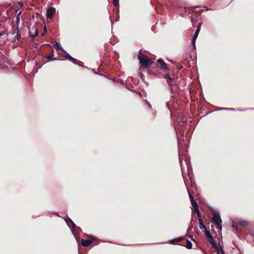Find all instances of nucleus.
<instances>
[{
    "label": "nucleus",
    "instance_id": "obj_1",
    "mask_svg": "<svg viewBox=\"0 0 254 254\" xmlns=\"http://www.w3.org/2000/svg\"><path fill=\"white\" fill-rule=\"evenodd\" d=\"M191 206L193 207V212H191V215L192 214L196 213L197 217L199 218V226L200 229L205 228L203 222L201 219V213L199 210L198 206L195 200L191 195Z\"/></svg>",
    "mask_w": 254,
    "mask_h": 254
},
{
    "label": "nucleus",
    "instance_id": "obj_2",
    "mask_svg": "<svg viewBox=\"0 0 254 254\" xmlns=\"http://www.w3.org/2000/svg\"><path fill=\"white\" fill-rule=\"evenodd\" d=\"M138 59L141 66L144 68H147L153 64V62L145 56H138Z\"/></svg>",
    "mask_w": 254,
    "mask_h": 254
},
{
    "label": "nucleus",
    "instance_id": "obj_3",
    "mask_svg": "<svg viewBox=\"0 0 254 254\" xmlns=\"http://www.w3.org/2000/svg\"><path fill=\"white\" fill-rule=\"evenodd\" d=\"M212 222L215 224L216 228L221 230L222 227L221 224L222 223V220L219 214L215 213L214 214L212 218Z\"/></svg>",
    "mask_w": 254,
    "mask_h": 254
},
{
    "label": "nucleus",
    "instance_id": "obj_4",
    "mask_svg": "<svg viewBox=\"0 0 254 254\" xmlns=\"http://www.w3.org/2000/svg\"><path fill=\"white\" fill-rule=\"evenodd\" d=\"M201 23H199L198 24V25L197 26L196 30L195 32V33H194L193 37L192 38V40L191 41V43H192L193 46L194 48H195V41L196 39V38L198 36V35L199 33V31H200V30L201 28Z\"/></svg>",
    "mask_w": 254,
    "mask_h": 254
},
{
    "label": "nucleus",
    "instance_id": "obj_5",
    "mask_svg": "<svg viewBox=\"0 0 254 254\" xmlns=\"http://www.w3.org/2000/svg\"><path fill=\"white\" fill-rule=\"evenodd\" d=\"M56 13V9L54 7H48L47 9V17L51 19Z\"/></svg>",
    "mask_w": 254,
    "mask_h": 254
},
{
    "label": "nucleus",
    "instance_id": "obj_6",
    "mask_svg": "<svg viewBox=\"0 0 254 254\" xmlns=\"http://www.w3.org/2000/svg\"><path fill=\"white\" fill-rule=\"evenodd\" d=\"M8 35L3 31L0 32V45L5 44L7 40Z\"/></svg>",
    "mask_w": 254,
    "mask_h": 254
},
{
    "label": "nucleus",
    "instance_id": "obj_7",
    "mask_svg": "<svg viewBox=\"0 0 254 254\" xmlns=\"http://www.w3.org/2000/svg\"><path fill=\"white\" fill-rule=\"evenodd\" d=\"M208 240L210 244L212 246V247L215 249L216 251H217V249L219 248V245H217L216 242L214 240L212 236L208 238ZM219 244H220L219 243Z\"/></svg>",
    "mask_w": 254,
    "mask_h": 254
},
{
    "label": "nucleus",
    "instance_id": "obj_8",
    "mask_svg": "<svg viewBox=\"0 0 254 254\" xmlns=\"http://www.w3.org/2000/svg\"><path fill=\"white\" fill-rule=\"evenodd\" d=\"M157 62L158 63V64L161 68V69H162L164 72H166L167 71V67L166 64L162 59H159L157 60Z\"/></svg>",
    "mask_w": 254,
    "mask_h": 254
},
{
    "label": "nucleus",
    "instance_id": "obj_9",
    "mask_svg": "<svg viewBox=\"0 0 254 254\" xmlns=\"http://www.w3.org/2000/svg\"><path fill=\"white\" fill-rule=\"evenodd\" d=\"M165 78L170 86L174 85L175 83V80L173 78H171L169 75H166Z\"/></svg>",
    "mask_w": 254,
    "mask_h": 254
},
{
    "label": "nucleus",
    "instance_id": "obj_10",
    "mask_svg": "<svg viewBox=\"0 0 254 254\" xmlns=\"http://www.w3.org/2000/svg\"><path fill=\"white\" fill-rule=\"evenodd\" d=\"M29 33L32 37H34L38 35V30L35 27H33L29 30Z\"/></svg>",
    "mask_w": 254,
    "mask_h": 254
},
{
    "label": "nucleus",
    "instance_id": "obj_11",
    "mask_svg": "<svg viewBox=\"0 0 254 254\" xmlns=\"http://www.w3.org/2000/svg\"><path fill=\"white\" fill-rule=\"evenodd\" d=\"M81 245L84 247H88L89 245H90V244L92 243V240H84V239H82L81 240Z\"/></svg>",
    "mask_w": 254,
    "mask_h": 254
},
{
    "label": "nucleus",
    "instance_id": "obj_12",
    "mask_svg": "<svg viewBox=\"0 0 254 254\" xmlns=\"http://www.w3.org/2000/svg\"><path fill=\"white\" fill-rule=\"evenodd\" d=\"M64 54H65V57L66 58H68L69 60H70L71 62H72L73 63H75L77 62V60L75 59L74 58H72L71 56H70L68 53L66 52L65 51V52H64Z\"/></svg>",
    "mask_w": 254,
    "mask_h": 254
},
{
    "label": "nucleus",
    "instance_id": "obj_13",
    "mask_svg": "<svg viewBox=\"0 0 254 254\" xmlns=\"http://www.w3.org/2000/svg\"><path fill=\"white\" fill-rule=\"evenodd\" d=\"M56 47V48L57 49V50H62L63 52H65V51L63 49V48L62 47L61 44L60 43H58V42H55V44L54 45Z\"/></svg>",
    "mask_w": 254,
    "mask_h": 254
},
{
    "label": "nucleus",
    "instance_id": "obj_14",
    "mask_svg": "<svg viewBox=\"0 0 254 254\" xmlns=\"http://www.w3.org/2000/svg\"><path fill=\"white\" fill-rule=\"evenodd\" d=\"M182 238H178V239H174L170 241V243L172 244H175L176 242H180Z\"/></svg>",
    "mask_w": 254,
    "mask_h": 254
},
{
    "label": "nucleus",
    "instance_id": "obj_15",
    "mask_svg": "<svg viewBox=\"0 0 254 254\" xmlns=\"http://www.w3.org/2000/svg\"><path fill=\"white\" fill-rule=\"evenodd\" d=\"M240 224L243 227H246L248 225V222L247 221H242L240 222Z\"/></svg>",
    "mask_w": 254,
    "mask_h": 254
},
{
    "label": "nucleus",
    "instance_id": "obj_16",
    "mask_svg": "<svg viewBox=\"0 0 254 254\" xmlns=\"http://www.w3.org/2000/svg\"><path fill=\"white\" fill-rule=\"evenodd\" d=\"M66 223L69 226V223H70L72 225V227L73 228H74L75 225V224L72 221V220L71 219H70L69 218H68V221H67V220H66Z\"/></svg>",
    "mask_w": 254,
    "mask_h": 254
},
{
    "label": "nucleus",
    "instance_id": "obj_17",
    "mask_svg": "<svg viewBox=\"0 0 254 254\" xmlns=\"http://www.w3.org/2000/svg\"><path fill=\"white\" fill-rule=\"evenodd\" d=\"M205 234L207 239L212 236L209 231L205 229Z\"/></svg>",
    "mask_w": 254,
    "mask_h": 254
},
{
    "label": "nucleus",
    "instance_id": "obj_18",
    "mask_svg": "<svg viewBox=\"0 0 254 254\" xmlns=\"http://www.w3.org/2000/svg\"><path fill=\"white\" fill-rule=\"evenodd\" d=\"M219 249H220L221 254H225L224 251L223 249V244L222 245L219 244Z\"/></svg>",
    "mask_w": 254,
    "mask_h": 254
},
{
    "label": "nucleus",
    "instance_id": "obj_19",
    "mask_svg": "<svg viewBox=\"0 0 254 254\" xmlns=\"http://www.w3.org/2000/svg\"><path fill=\"white\" fill-rule=\"evenodd\" d=\"M113 3L114 5L117 6L119 4V0H113Z\"/></svg>",
    "mask_w": 254,
    "mask_h": 254
},
{
    "label": "nucleus",
    "instance_id": "obj_20",
    "mask_svg": "<svg viewBox=\"0 0 254 254\" xmlns=\"http://www.w3.org/2000/svg\"><path fill=\"white\" fill-rule=\"evenodd\" d=\"M187 248L188 249H190V242L189 240H187Z\"/></svg>",
    "mask_w": 254,
    "mask_h": 254
},
{
    "label": "nucleus",
    "instance_id": "obj_21",
    "mask_svg": "<svg viewBox=\"0 0 254 254\" xmlns=\"http://www.w3.org/2000/svg\"><path fill=\"white\" fill-rule=\"evenodd\" d=\"M187 191H188V194H189V196L190 199V191L189 190V189H187Z\"/></svg>",
    "mask_w": 254,
    "mask_h": 254
},
{
    "label": "nucleus",
    "instance_id": "obj_22",
    "mask_svg": "<svg viewBox=\"0 0 254 254\" xmlns=\"http://www.w3.org/2000/svg\"><path fill=\"white\" fill-rule=\"evenodd\" d=\"M216 251L217 252V254H220V249H218L217 251Z\"/></svg>",
    "mask_w": 254,
    "mask_h": 254
},
{
    "label": "nucleus",
    "instance_id": "obj_23",
    "mask_svg": "<svg viewBox=\"0 0 254 254\" xmlns=\"http://www.w3.org/2000/svg\"><path fill=\"white\" fill-rule=\"evenodd\" d=\"M188 177H190V173L189 171V167H188Z\"/></svg>",
    "mask_w": 254,
    "mask_h": 254
},
{
    "label": "nucleus",
    "instance_id": "obj_24",
    "mask_svg": "<svg viewBox=\"0 0 254 254\" xmlns=\"http://www.w3.org/2000/svg\"><path fill=\"white\" fill-rule=\"evenodd\" d=\"M191 241H195L194 239L193 238V237H192V236H191Z\"/></svg>",
    "mask_w": 254,
    "mask_h": 254
},
{
    "label": "nucleus",
    "instance_id": "obj_25",
    "mask_svg": "<svg viewBox=\"0 0 254 254\" xmlns=\"http://www.w3.org/2000/svg\"><path fill=\"white\" fill-rule=\"evenodd\" d=\"M51 58H52L51 56H49L48 57V59H51Z\"/></svg>",
    "mask_w": 254,
    "mask_h": 254
},
{
    "label": "nucleus",
    "instance_id": "obj_26",
    "mask_svg": "<svg viewBox=\"0 0 254 254\" xmlns=\"http://www.w3.org/2000/svg\"><path fill=\"white\" fill-rule=\"evenodd\" d=\"M191 101H193V99H192V97H191Z\"/></svg>",
    "mask_w": 254,
    "mask_h": 254
},
{
    "label": "nucleus",
    "instance_id": "obj_27",
    "mask_svg": "<svg viewBox=\"0 0 254 254\" xmlns=\"http://www.w3.org/2000/svg\"><path fill=\"white\" fill-rule=\"evenodd\" d=\"M191 188H193V186H192V184H191Z\"/></svg>",
    "mask_w": 254,
    "mask_h": 254
},
{
    "label": "nucleus",
    "instance_id": "obj_28",
    "mask_svg": "<svg viewBox=\"0 0 254 254\" xmlns=\"http://www.w3.org/2000/svg\"><path fill=\"white\" fill-rule=\"evenodd\" d=\"M44 31H46V28H45Z\"/></svg>",
    "mask_w": 254,
    "mask_h": 254
}]
</instances>
